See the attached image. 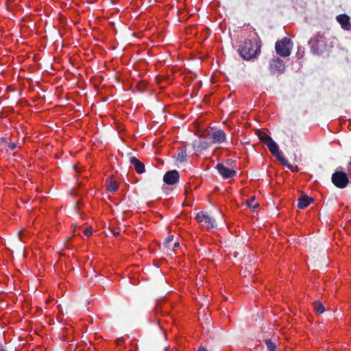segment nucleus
Returning a JSON list of instances; mask_svg holds the SVG:
<instances>
[{
    "label": "nucleus",
    "mask_w": 351,
    "mask_h": 351,
    "mask_svg": "<svg viewBox=\"0 0 351 351\" xmlns=\"http://www.w3.org/2000/svg\"><path fill=\"white\" fill-rule=\"evenodd\" d=\"M265 344L267 347V349L269 351H275L276 346V344L269 339L265 340Z\"/></svg>",
    "instance_id": "obj_20"
},
{
    "label": "nucleus",
    "mask_w": 351,
    "mask_h": 351,
    "mask_svg": "<svg viewBox=\"0 0 351 351\" xmlns=\"http://www.w3.org/2000/svg\"><path fill=\"white\" fill-rule=\"evenodd\" d=\"M211 143L206 141L195 140L193 143V147L195 151L200 152L204 149L210 147Z\"/></svg>",
    "instance_id": "obj_11"
},
{
    "label": "nucleus",
    "mask_w": 351,
    "mask_h": 351,
    "mask_svg": "<svg viewBox=\"0 0 351 351\" xmlns=\"http://www.w3.org/2000/svg\"><path fill=\"white\" fill-rule=\"evenodd\" d=\"M173 240V235H169L168 236L165 240V243H164V245L166 247H169V244Z\"/></svg>",
    "instance_id": "obj_22"
},
{
    "label": "nucleus",
    "mask_w": 351,
    "mask_h": 351,
    "mask_svg": "<svg viewBox=\"0 0 351 351\" xmlns=\"http://www.w3.org/2000/svg\"><path fill=\"white\" fill-rule=\"evenodd\" d=\"M107 190L111 193H114L119 189V183L113 179H108L106 182Z\"/></svg>",
    "instance_id": "obj_15"
},
{
    "label": "nucleus",
    "mask_w": 351,
    "mask_h": 351,
    "mask_svg": "<svg viewBox=\"0 0 351 351\" xmlns=\"http://www.w3.org/2000/svg\"><path fill=\"white\" fill-rule=\"evenodd\" d=\"M308 45L311 46V51L313 54L322 53L326 45L324 33L318 32L313 38L310 39Z\"/></svg>",
    "instance_id": "obj_2"
},
{
    "label": "nucleus",
    "mask_w": 351,
    "mask_h": 351,
    "mask_svg": "<svg viewBox=\"0 0 351 351\" xmlns=\"http://www.w3.org/2000/svg\"><path fill=\"white\" fill-rule=\"evenodd\" d=\"M130 162L134 165L138 173H143L145 171L144 164L134 156L130 157Z\"/></svg>",
    "instance_id": "obj_12"
},
{
    "label": "nucleus",
    "mask_w": 351,
    "mask_h": 351,
    "mask_svg": "<svg viewBox=\"0 0 351 351\" xmlns=\"http://www.w3.org/2000/svg\"><path fill=\"white\" fill-rule=\"evenodd\" d=\"M247 206L252 208L254 211L258 206V204L255 202V197H252L249 200L246 202Z\"/></svg>",
    "instance_id": "obj_19"
},
{
    "label": "nucleus",
    "mask_w": 351,
    "mask_h": 351,
    "mask_svg": "<svg viewBox=\"0 0 351 351\" xmlns=\"http://www.w3.org/2000/svg\"><path fill=\"white\" fill-rule=\"evenodd\" d=\"M276 149L274 150H269L270 152L275 156L283 165H288V160L282 156V152L279 149L278 145L276 143Z\"/></svg>",
    "instance_id": "obj_14"
},
{
    "label": "nucleus",
    "mask_w": 351,
    "mask_h": 351,
    "mask_svg": "<svg viewBox=\"0 0 351 351\" xmlns=\"http://www.w3.org/2000/svg\"><path fill=\"white\" fill-rule=\"evenodd\" d=\"M8 147L11 150H14L16 147V143H10L8 144Z\"/></svg>",
    "instance_id": "obj_25"
},
{
    "label": "nucleus",
    "mask_w": 351,
    "mask_h": 351,
    "mask_svg": "<svg viewBox=\"0 0 351 351\" xmlns=\"http://www.w3.org/2000/svg\"><path fill=\"white\" fill-rule=\"evenodd\" d=\"M293 43L291 39L284 38L276 43L275 49L276 53L282 57H287L290 56Z\"/></svg>",
    "instance_id": "obj_3"
},
{
    "label": "nucleus",
    "mask_w": 351,
    "mask_h": 351,
    "mask_svg": "<svg viewBox=\"0 0 351 351\" xmlns=\"http://www.w3.org/2000/svg\"><path fill=\"white\" fill-rule=\"evenodd\" d=\"M198 351H206V350L205 348H201L199 349Z\"/></svg>",
    "instance_id": "obj_28"
},
{
    "label": "nucleus",
    "mask_w": 351,
    "mask_h": 351,
    "mask_svg": "<svg viewBox=\"0 0 351 351\" xmlns=\"http://www.w3.org/2000/svg\"><path fill=\"white\" fill-rule=\"evenodd\" d=\"M202 228L211 229L217 228L215 221H199Z\"/></svg>",
    "instance_id": "obj_16"
},
{
    "label": "nucleus",
    "mask_w": 351,
    "mask_h": 351,
    "mask_svg": "<svg viewBox=\"0 0 351 351\" xmlns=\"http://www.w3.org/2000/svg\"><path fill=\"white\" fill-rule=\"evenodd\" d=\"M287 167H288L291 171L293 172H295V171H298V168L297 166L295 167H293V165H291V164H289L288 162V165H285Z\"/></svg>",
    "instance_id": "obj_24"
},
{
    "label": "nucleus",
    "mask_w": 351,
    "mask_h": 351,
    "mask_svg": "<svg viewBox=\"0 0 351 351\" xmlns=\"http://www.w3.org/2000/svg\"><path fill=\"white\" fill-rule=\"evenodd\" d=\"M0 351H5L1 343H0Z\"/></svg>",
    "instance_id": "obj_27"
},
{
    "label": "nucleus",
    "mask_w": 351,
    "mask_h": 351,
    "mask_svg": "<svg viewBox=\"0 0 351 351\" xmlns=\"http://www.w3.org/2000/svg\"><path fill=\"white\" fill-rule=\"evenodd\" d=\"M285 65L284 62L278 58H275L270 61L269 70L273 74H279L284 72Z\"/></svg>",
    "instance_id": "obj_5"
},
{
    "label": "nucleus",
    "mask_w": 351,
    "mask_h": 351,
    "mask_svg": "<svg viewBox=\"0 0 351 351\" xmlns=\"http://www.w3.org/2000/svg\"><path fill=\"white\" fill-rule=\"evenodd\" d=\"M261 46L258 43L250 39H245L244 42L239 45L238 52L241 57L246 60H250L255 58L260 52Z\"/></svg>",
    "instance_id": "obj_1"
},
{
    "label": "nucleus",
    "mask_w": 351,
    "mask_h": 351,
    "mask_svg": "<svg viewBox=\"0 0 351 351\" xmlns=\"http://www.w3.org/2000/svg\"><path fill=\"white\" fill-rule=\"evenodd\" d=\"M83 232L86 236L89 237L90 235H91V234L93 232V228L92 227L85 228L84 229Z\"/></svg>",
    "instance_id": "obj_23"
},
{
    "label": "nucleus",
    "mask_w": 351,
    "mask_h": 351,
    "mask_svg": "<svg viewBox=\"0 0 351 351\" xmlns=\"http://www.w3.org/2000/svg\"><path fill=\"white\" fill-rule=\"evenodd\" d=\"M313 199L306 195H302L298 199V208L302 209L313 203Z\"/></svg>",
    "instance_id": "obj_13"
},
{
    "label": "nucleus",
    "mask_w": 351,
    "mask_h": 351,
    "mask_svg": "<svg viewBox=\"0 0 351 351\" xmlns=\"http://www.w3.org/2000/svg\"><path fill=\"white\" fill-rule=\"evenodd\" d=\"M180 175L178 171L171 170L165 173L163 176V181L167 184H174L179 180Z\"/></svg>",
    "instance_id": "obj_7"
},
{
    "label": "nucleus",
    "mask_w": 351,
    "mask_h": 351,
    "mask_svg": "<svg viewBox=\"0 0 351 351\" xmlns=\"http://www.w3.org/2000/svg\"><path fill=\"white\" fill-rule=\"evenodd\" d=\"M336 19L343 29L346 31L351 30V24L350 23V17L348 15L346 14H339L337 16Z\"/></svg>",
    "instance_id": "obj_8"
},
{
    "label": "nucleus",
    "mask_w": 351,
    "mask_h": 351,
    "mask_svg": "<svg viewBox=\"0 0 351 351\" xmlns=\"http://www.w3.org/2000/svg\"><path fill=\"white\" fill-rule=\"evenodd\" d=\"M259 138L262 142H263L267 145L269 150H274L276 149V143L272 139L271 136H269L267 134L264 132L260 133Z\"/></svg>",
    "instance_id": "obj_9"
},
{
    "label": "nucleus",
    "mask_w": 351,
    "mask_h": 351,
    "mask_svg": "<svg viewBox=\"0 0 351 351\" xmlns=\"http://www.w3.org/2000/svg\"><path fill=\"white\" fill-rule=\"evenodd\" d=\"M179 152L178 153L176 160L179 161L180 162H183L186 160V147H184L182 149L179 148Z\"/></svg>",
    "instance_id": "obj_17"
},
{
    "label": "nucleus",
    "mask_w": 351,
    "mask_h": 351,
    "mask_svg": "<svg viewBox=\"0 0 351 351\" xmlns=\"http://www.w3.org/2000/svg\"><path fill=\"white\" fill-rule=\"evenodd\" d=\"M313 305L315 311L317 313H323L326 311L324 304L319 300L314 302Z\"/></svg>",
    "instance_id": "obj_18"
},
{
    "label": "nucleus",
    "mask_w": 351,
    "mask_h": 351,
    "mask_svg": "<svg viewBox=\"0 0 351 351\" xmlns=\"http://www.w3.org/2000/svg\"><path fill=\"white\" fill-rule=\"evenodd\" d=\"M216 169L224 179L232 178L237 174V172L234 169H229L221 163H218L216 166Z\"/></svg>",
    "instance_id": "obj_6"
},
{
    "label": "nucleus",
    "mask_w": 351,
    "mask_h": 351,
    "mask_svg": "<svg viewBox=\"0 0 351 351\" xmlns=\"http://www.w3.org/2000/svg\"><path fill=\"white\" fill-rule=\"evenodd\" d=\"M180 246V243L178 242H176L173 245V248L178 247Z\"/></svg>",
    "instance_id": "obj_26"
},
{
    "label": "nucleus",
    "mask_w": 351,
    "mask_h": 351,
    "mask_svg": "<svg viewBox=\"0 0 351 351\" xmlns=\"http://www.w3.org/2000/svg\"><path fill=\"white\" fill-rule=\"evenodd\" d=\"M195 219L199 220V219H211L204 212L201 211V212H199L198 213H197Z\"/></svg>",
    "instance_id": "obj_21"
},
{
    "label": "nucleus",
    "mask_w": 351,
    "mask_h": 351,
    "mask_svg": "<svg viewBox=\"0 0 351 351\" xmlns=\"http://www.w3.org/2000/svg\"><path fill=\"white\" fill-rule=\"evenodd\" d=\"M331 179L334 185L339 189L345 188L348 184V176L342 171H336L332 173Z\"/></svg>",
    "instance_id": "obj_4"
},
{
    "label": "nucleus",
    "mask_w": 351,
    "mask_h": 351,
    "mask_svg": "<svg viewBox=\"0 0 351 351\" xmlns=\"http://www.w3.org/2000/svg\"><path fill=\"white\" fill-rule=\"evenodd\" d=\"M213 143H221L226 141V134L222 130H217L210 134Z\"/></svg>",
    "instance_id": "obj_10"
}]
</instances>
